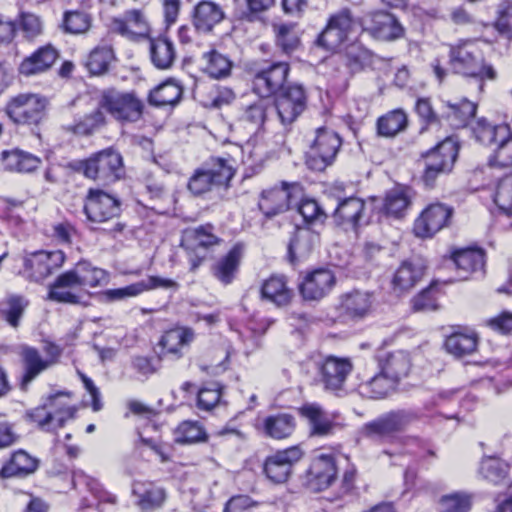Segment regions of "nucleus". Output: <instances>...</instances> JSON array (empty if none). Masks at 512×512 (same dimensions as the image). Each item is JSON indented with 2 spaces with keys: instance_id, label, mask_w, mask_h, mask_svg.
Wrapping results in <instances>:
<instances>
[{
  "instance_id": "f257e3e1",
  "label": "nucleus",
  "mask_w": 512,
  "mask_h": 512,
  "mask_svg": "<svg viewBox=\"0 0 512 512\" xmlns=\"http://www.w3.org/2000/svg\"><path fill=\"white\" fill-rule=\"evenodd\" d=\"M59 165L104 185L113 184L124 175L123 158L112 147L95 152L86 159H74Z\"/></svg>"
},
{
  "instance_id": "f03ea898",
  "label": "nucleus",
  "mask_w": 512,
  "mask_h": 512,
  "mask_svg": "<svg viewBox=\"0 0 512 512\" xmlns=\"http://www.w3.org/2000/svg\"><path fill=\"white\" fill-rule=\"evenodd\" d=\"M449 69L453 74L478 81L479 89L483 90L485 80H495L497 72L478 53L475 46L469 41H459L449 45Z\"/></svg>"
},
{
  "instance_id": "7ed1b4c3",
  "label": "nucleus",
  "mask_w": 512,
  "mask_h": 512,
  "mask_svg": "<svg viewBox=\"0 0 512 512\" xmlns=\"http://www.w3.org/2000/svg\"><path fill=\"white\" fill-rule=\"evenodd\" d=\"M459 149L460 146L456 140L446 137L434 147L420 154L418 165L423 168L421 181L426 188H434L440 177L453 171Z\"/></svg>"
},
{
  "instance_id": "20e7f679",
  "label": "nucleus",
  "mask_w": 512,
  "mask_h": 512,
  "mask_svg": "<svg viewBox=\"0 0 512 512\" xmlns=\"http://www.w3.org/2000/svg\"><path fill=\"white\" fill-rule=\"evenodd\" d=\"M363 21L349 7L331 14L326 25L313 41V45L325 52L335 53L350 36L362 29Z\"/></svg>"
},
{
  "instance_id": "39448f33",
  "label": "nucleus",
  "mask_w": 512,
  "mask_h": 512,
  "mask_svg": "<svg viewBox=\"0 0 512 512\" xmlns=\"http://www.w3.org/2000/svg\"><path fill=\"white\" fill-rule=\"evenodd\" d=\"M425 416L427 414L420 408L391 410L365 423L361 428V434L368 439L385 440L403 432L410 424Z\"/></svg>"
},
{
  "instance_id": "423d86ee",
  "label": "nucleus",
  "mask_w": 512,
  "mask_h": 512,
  "mask_svg": "<svg viewBox=\"0 0 512 512\" xmlns=\"http://www.w3.org/2000/svg\"><path fill=\"white\" fill-rule=\"evenodd\" d=\"M235 170L228 159L211 157L196 169L188 181V189L194 195H201L214 186L228 187Z\"/></svg>"
},
{
  "instance_id": "0eeeda50",
  "label": "nucleus",
  "mask_w": 512,
  "mask_h": 512,
  "mask_svg": "<svg viewBox=\"0 0 512 512\" xmlns=\"http://www.w3.org/2000/svg\"><path fill=\"white\" fill-rule=\"evenodd\" d=\"M47 100L37 94H19L12 97L5 106V113L15 124L31 127L34 133L46 116Z\"/></svg>"
},
{
  "instance_id": "6e6552de",
  "label": "nucleus",
  "mask_w": 512,
  "mask_h": 512,
  "mask_svg": "<svg viewBox=\"0 0 512 512\" xmlns=\"http://www.w3.org/2000/svg\"><path fill=\"white\" fill-rule=\"evenodd\" d=\"M304 193L300 182L281 181L280 185L263 190L258 201V208L265 219L271 220L284 213Z\"/></svg>"
},
{
  "instance_id": "1a4fd4ad",
  "label": "nucleus",
  "mask_w": 512,
  "mask_h": 512,
  "mask_svg": "<svg viewBox=\"0 0 512 512\" xmlns=\"http://www.w3.org/2000/svg\"><path fill=\"white\" fill-rule=\"evenodd\" d=\"M314 140L306 152V165L313 171H324L331 166L342 146V138L332 129H316Z\"/></svg>"
},
{
  "instance_id": "9d476101",
  "label": "nucleus",
  "mask_w": 512,
  "mask_h": 512,
  "mask_svg": "<svg viewBox=\"0 0 512 512\" xmlns=\"http://www.w3.org/2000/svg\"><path fill=\"white\" fill-rule=\"evenodd\" d=\"M219 242L220 238L213 233L211 224L185 229L180 245L187 252L190 271H196L208 258L211 248Z\"/></svg>"
},
{
  "instance_id": "9b49d317",
  "label": "nucleus",
  "mask_w": 512,
  "mask_h": 512,
  "mask_svg": "<svg viewBox=\"0 0 512 512\" xmlns=\"http://www.w3.org/2000/svg\"><path fill=\"white\" fill-rule=\"evenodd\" d=\"M307 102L306 88L300 83H289L272 99L274 112L285 128L290 127L306 110Z\"/></svg>"
},
{
  "instance_id": "f8f14e48",
  "label": "nucleus",
  "mask_w": 512,
  "mask_h": 512,
  "mask_svg": "<svg viewBox=\"0 0 512 512\" xmlns=\"http://www.w3.org/2000/svg\"><path fill=\"white\" fill-rule=\"evenodd\" d=\"M290 64L284 61H265L253 74V91L260 97L271 99L288 83Z\"/></svg>"
},
{
  "instance_id": "ddd939ff",
  "label": "nucleus",
  "mask_w": 512,
  "mask_h": 512,
  "mask_svg": "<svg viewBox=\"0 0 512 512\" xmlns=\"http://www.w3.org/2000/svg\"><path fill=\"white\" fill-rule=\"evenodd\" d=\"M100 105L121 123L137 122L144 111V104L135 92H105L100 99Z\"/></svg>"
},
{
  "instance_id": "4468645a",
  "label": "nucleus",
  "mask_w": 512,
  "mask_h": 512,
  "mask_svg": "<svg viewBox=\"0 0 512 512\" xmlns=\"http://www.w3.org/2000/svg\"><path fill=\"white\" fill-rule=\"evenodd\" d=\"M303 456L304 451L299 445L277 450L265 458L263 474L273 484L286 483L293 473L294 466Z\"/></svg>"
},
{
  "instance_id": "2eb2a0df",
  "label": "nucleus",
  "mask_w": 512,
  "mask_h": 512,
  "mask_svg": "<svg viewBox=\"0 0 512 512\" xmlns=\"http://www.w3.org/2000/svg\"><path fill=\"white\" fill-rule=\"evenodd\" d=\"M453 215L454 208L452 206L442 202L430 203L415 219L413 232L418 238H432L451 224Z\"/></svg>"
},
{
  "instance_id": "dca6fc26",
  "label": "nucleus",
  "mask_w": 512,
  "mask_h": 512,
  "mask_svg": "<svg viewBox=\"0 0 512 512\" xmlns=\"http://www.w3.org/2000/svg\"><path fill=\"white\" fill-rule=\"evenodd\" d=\"M66 260L62 250H38L28 253L23 258V272L27 279L40 282L60 269Z\"/></svg>"
},
{
  "instance_id": "f3484780",
  "label": "nucleus",
  "mask_w": 512,
  "mask_h": 512,
  "mask_svg": "<svg viewBox=\"0 0 512 512\" xmlns=\"http://www.w3.org/2000/svg\"><path fill=\"white\" fill-rule=\"evenodd\" d=\"M335 309L337 316L334 323L358 322L366 318L372 309L373 297L367 291L352 290L339 296Z\"/></svg>"
},
{
  "instance_id": "a211bd4d",
  "label": "nucleus",
  "mask_w": 512,
  "mask_h": 512,
  "mask_svg": "<svg viewBox=\"0 0 512 512\" xmlns=\"http://www.w3.org/2000/svg\"><path fill=\"white\" fill-rule=\"evenodd\" d=\"M427 261L421 255H412L399 264L391 279V290L401 296L409 293L423 278Z\"/></svg>"
},
{
  "instance_id": "6ab92c4d",
  "label": "nucleus",
  "mask_w": 512,
  "mask_h": 512,
  "mask_svg": "<svg viewBox=\"0 0 512 512\" xmlns=\"http://www.w3.org/2000/svg\"><path fill=\"white\" fill-rule=\"evenodd\" d=\"M83 211L95 223L107 222L121 214V201L101 189H89Z\"/></svg>"
},
{
  "instance_id": "aec40b11",
  "label": "nucleus",
  "mask_w": 512,
  "mask_h": 512,
  "mask_svg": "<svg viewBox=\"0 0 512 512\" xmlns=\"http://www.w3.org/2000/svg\"><path fill=\"white\" fill-rule=\"evenodd\" d=\"M316 368L325 390L338 392L344 389L347 377L353 370V364L349 358L329 355L316 362Z\"/></svg>"
},
{
  "instance_id": "412c9836",
  "label": "nucleus",
  "mask_w": 512,
  "mask_h": 512,
  "mask_svg": "<svg viewBox=\"0 0 512 512\" xmlns=\"http://www.w3.org/2000/svg\"><path fill=\"white\" fill-rule=\"evenodd\" d=\"M110 30L131 41H140L150 36L149 23L140 9L126 10L122 16L112 18Z\"/></svg>"
},
{
  "instance_id": "4be33fe9",
  "label": "nucleus",
  "mask_w": 512,
  "mask_h": 512,
  "mask_svg": "<svg viewBox=\"0 0 512 512\" xmlns=\"http://www.w3.org/2000/svg\"><path fill=\"white\" fill-rule=\"evenodd\" d=\"M194 338V330L189 327H177L165 331L154 347L157 362L160 363L167 357L180 359L183 356L182 349L189 346Z\"/></svg>"
},
{
  "instance_id": "5701e85b",
  "label": "nucleus",
  "mask_w": 512,
  "mask_h": 512,
  "mask_svg": "<svg viewBox=\"0 0 512 512\" xmlns=\"http://www.w3.org/2000/svg\"><path fill=\"white\" fill-rule=\"evenodd\" d=\"M336 284L334 273L326 268L308 272L299 283V292L306 301H319L326 297Z\"/></svg>"
},
{
  "instance_id": "b1692460",
  "label": "nucleus",
  "mask_w": 512,
  "mask_h": 512,
  "mask_svg": "<svg viewBox=\"0 0 512 512\" xmlns=\"http://www.w3.org/2000/svg\"><path fill=\"white\" fill-rule=\"evenodd\" d=\"M337 467L332 455L321 454L314 458L305 476V485L312 492L327 489L335 480Z\"/></svg>"
},
{
  "instance_id": "393cba45",
  "label": "nucleus",
  "mask_w": 512,
  "mask_h": 512,
  "mask_svg": "<svg viewBox=\"0 0 512 512\" xmlns=\"http://www.w3.org/2000/svg\"><path fill=\"white\" fill-rule=\"evenodd\" d=\"M226 12L219 3L212 0H201L191 11V23L199 34H211L216 26L226 19Z\"/></svg>"
},
{
  "instance_id": "a878e982",
  "label": "nucleus",
  "mask_w": 512,
  "mask_h": 512,
  "mask_svg": "<svg viewBox=\"0 0 512 512\" xmlns=\"http://www.w3.org/2000/svg\"><path fill=\"white\" fill-rule=\"evenodd\" d=\"M449 260L456 269L459 280H467L474 273L484 272L486 253L479 247L455 248L451 250Z\"/></svg>"
},
{
  "instance_id": "bb28decb",
  "label": "nucleus",
  "mask_w": 512,
  "mask_h": 512,
  "mask_svg": "<svg viewBox=\"0 0 512 512\" xmlns=\"http://www.w3.org/2000/svg\"><path fill=\"white\" fill-rule=\"evenodd\" d=\"M19 357L23 369L19 379V388L24 392L28 390L32 381L54 364L52 359L43 358L37 348L29 345L20 347Z\"/></svg>"
},
{
  "instance_id": "cd10ccee",
  "label": "nucleus",
  "mask_w": 512,
  "mask_h": 512,
  "mask_svg": "<svg viewBox=\"0 0 512 512\" xmlns=\"http://www.w3.org/2000/svg\"><path fill=\"white\" fill-rule=\"evenodd\" d=\"M362 31L378 40L392 41L404 36L405 29L391 13L378 11L371 14L369 22L362 26Z\"/></svg>"
},
{
  "instance_id": "c85d7f7f",
  "label": "nucleus",
  "mask_w": 512,
  "mask_h": 512,
  "mask_svg": "<svg viewBox=\"0 0 512 512\" xmlns=\"http://www.w3.org/2000/svg\"><path fill=\"white\" fill-rule=\"evenodd\" d=\"M40 467V459L24 449L13 451L0 469L1 479H24L33 475Z\"/></svg>"
},
{
  "instance_id": "c756f323",
  "label": "nucleus",
  "mask_w": 512,
  "mask_h": 512,
  "mask_svg": "<svg viewBox=\"0 0 512 512\" xmlns=\"http://www.w3.org/2000/svg\"><path fill=\"white\" fill-rule=\"evenodd\" d=\"M296 424V418L293 414L279 412L262 418L256 428L266 438L283 440L294 433Z\"/></svg>"
},
{
  "instance_id": "7c9ffc66",
  "label": "nucleus",
  "mask_w": 512,
  "mask_h": 512,
  "mask_svg": "<svg viewBox=\"0 0 512 512\" xmlns=\"http://www.w3.org/2000/svg\"><path fill=\"white\" fill-rule=\"evenodd\" d=\"M58 57V50L52 44H46L26 56L19 64L18 72L24 77L45 73L50 70Z\"/></svg>"
},
{
  "instance_id": "2f4dec72",
  "label": "nucleus",
  "mask_w": 512,
  "mask_h": 512,
  "mask_svg": "<svg viewBox=\"0 0 512 512\" xmlns=\"http://www.w3.org/2000/svg\"><path fill=\"white\" fill-rule=\"evenodd\" d=\"M81 288L74 268L59 274L49 285L47 298L51 301L64 304H80L81 297L73 292L74 288Z\"/></svg>"
},
{
  "instance_id": "473e14b6",
  "label": "nucleus",
  "mask_w": 512,
  "mask_h": 512,
  "mask_svg": "<svg viewBox=\"0 0 512 512\" xmlns=\"http://www.w3.org/2000/svg\"><path fill=\"white\" fill-rule=\"evenodd\" d=\"M364 210V200L358 197H348L339 201L332 218L337 226L345 230L357 231L361 226Z\"/></svg>"
},
{
  "instance_id": "72a5a7b5",
  "label": "nucleus",
  "mask_w": 512,
  "mask_h": 512,
  "mask_svg": "<svg viewBox=\"0 0 512 512\" xmlns=\"http://www.w3.org/2000/svg\"><path fill=\"white\" fill-rule=\"evenodd\" d=\"M318 242L319 234L309 227L296 225L287 247L289 262L295 264L308 257Z\"/></svg>"
},
{
  "instance_id": "f704fd0d",
  "label": "nucleus",
  "mask_w": 512,
  "mask_h": 512,
  "mask_svg": "<svg viewBox=\"0 0 512 512\" xmlns=\"http://www.w3.org/2000/svg\"><path fill=\"white\" fill-rule=\"evenodd\" d=\"M136 506L142 512H152L161 508L166 500V491L153 482L135 481L132 485Z\"/></svg>"
},
{
  "instance_id": "c9c22d12",
  "label": "nucleus",
  "mask_w": 512,
  "mask_h": 512,
  "mask_svg": "<svg viewBox=\"0 0 512 512\" xmlns=\"http://www.w3.org/2000/svg\"><path fill=\"white\" fill-rule=\"evenodd\" d=\"M243 252L244 245L236 243L226 255L212 266L213 276L224 285L232 283L239 271Z\"/></svg>"
},
{
  "instance_id": "e433bc0d",
  "label": "nucleus",
  "mask_w": 512,
  "mask_h": 512,
  "mask_svg": "<svg viewBox=\"0 0 512 512\" xmlns=\"http://www.w3.org/2000/svg\"><path fill=\"white\" fill-rule=\"evenodd\" d=\"M149 40V53L152 64L160 70L170 69L177 57L173 41L166 35L147 38Z\"/></svg>"
},
{
  "instance_id": "4c0bfd02",
  "label": "nucleus",
  "mask_w": 512,
  "mask_h": 512,
  "mask_svg": "<svg viewBox=\"0 0 512 512\" xmlns=\"http://www.w3.org/2000/svg\"><path fill=\"white\" fill-rule=\"evenodd\" d=\"M477 104L464 98L456 103L447 102L441 117L453 129L466 127L475 117Z\"/></svg>"
},
{
  "instance_id": "58836bf2",
  "label": "nucleus",
  "mask_w": 512,
  "mask_h": 512,
  "mask_svg": "<svg viewBox=\"0 0 512 512\" xmlns=\"http://www.w3.org/2000/svg\"><path fill=\"white\" fill-rule=\"evenodd\" d=\"M477 138L484 144H497L496 156L501 157V154L506 150L508 138V125L492 126L485 118H480L476 122L474 128Z\"/></svg>"
},
{
  "instance_id": "ea45409f",
  "label": "nucleus",
  "mask_w": 512,
  "mask_h": 512,
  "mask_svg": "<svg viewBox=\"0 0 512 512\" xmlns=\"http://www.w3.org/2000/svg\"><path fill=\"white\" fill-rule=\"evenodd\" d=\"M261 295L277 306H285L290 303L293 290L287 286V279L284 275H271L263 282Z\"/></svg>"
},
{
  "instance_id": "a19ab883",
  "label": "nucleus",
  "mask_w": 512,
  "mask_h": 512,
  "mask_svg": "<svg viewBox=\"0 0 512 512\" xmlns=\"http://www.w3.org/2000/svg\"><path fill=\"white\" fill-rule=\"evenodd\" d=\"M298 411L302 417L308 420L312 435L326 436L331 434L336 427V424L327 417L318 404H304L298 408Z\"/></svg>"
},
{
  "instance_id": "79ce46f5",
  "label": "nucleus",
  "mask_w": 512,
  "mask_h": 512,
  "mask_svg": "<svg viewBox=\"0 0 512 512\" xmlns=\"http://www.w3.org/2000/svg\"><path fill=\"white\" fill-rule=\"evenodd\" d=\"M0 159L6 170L20 173L32 172L41 163L37 156L17 148L2 151Z\"/></svg>"
},
{
  "instance_id": "37998d69",
  "label": "nucleus",
  "mask_w": 512,
  "mask_h": 512,
  "mask_svg": "<svg viewBox=\"0 0 512 512\" xmlns=\"http://www.w3.org/2000/svg\"><path fill=\"white\" fill-rule=\"evenodd\" d=\"M182 95L183 86L175 79L169 78L150 91L148 102L156 107L175 106L181 100Z\"/></svg>"
},
{
  "instance_id": "c03bdc74",
  "label": "nucleus",
  "mask_w": 512,
  "mask_h": 512,
  "mask_svg": "<svg viewBox=\"0 0 512 512\" xmlns=\"http://www.w3.org/2000/svg\"><path fill=\"white\" fill-rule=\"evenodd\" d=\"M29 301L22 295L9 294L0 300V319L10 327L18 328Z\"/></svg>"
},
{
  "instance_id": "a18cd8bd",
  "label": "nucleus",
  "mask_w": 512,
  "mask_h": 512,
  "mask_svg": "<svg viewBox=\"0 0 512 512\" xmlns=\"http://www.w3.org/2000/svg\"><path fill=\"white\" fill-rule=\"evenodd\" d=\"M272 29L275 45L283 54L291 55L301 46V37L296 23L273 24Z\"/></svg>"
},
{
  "instance_id": "49530a36",
  "label": "nucleus",
  "mask_w": 512,
  "mask_h": 512,
  "mask_svg": "<svg viewBox=\"0 0 512 512\" xmlns=\"http://www.w3.org/2000/svg\"><path fill=\"white\" fill-rule=\"evenodd\" d=\"M341 58L350 75H354L372 64L373 54L361 43L352 42L345 47Z\"/></svg>"
},
{
  "instance_id": "de8ad7c7",
  "label": "nucleus",
  "mask_w": 512,
  "mask_h": 512,
  "mask_svg": "<svg viewBox=\"0 0 512 512\" xmlns=\"http://www.w3.org/2000/svg\"><path fill=\"white\" fill-rule=\"evenodd\" d=\"M202 71L214 79H223L231 74L232 61L216 49L202 54Z\"/></svg>"
},
{
  "instance_id": "09e8293b",
  "label": "nucleus",
  "mask_w": 512,
  "mask_h": 512,
  "mask_svg": "<svg viewBox=\"0 0 512 512\" xmlns=\"http://www.w3.org/2000/svg\"><path fill=\"white\" fill-rule=\"evenodd\" d=\"M379 367L381 371L398 383L401 377L408 374L411 367V361L406 352L398 350L388 353L385 357L380 358Z\"/></svg>"
},
{
  "instance_id": "8fccbe9b",
  "label": "nucleus",
  "mask_w": 512,
  "mask_h": 512,
  "mask_svg": "<svg viewBox=\"0 0 512 512\" xmlns=\"http://www.w3.org/2000/svg\"><path fill=\"white\" fill-rule=\"evenodd\" d=\"M410 205L411 197L408 192L402 188H394L386 193L380 211L388 217L399 219L406 214Z\"/></svg>"
},
{
  "instance_id": "3c124183",
  "label": "nucleus",
  "mask_w": 512,
  "mask_h": 512,
  "mask_svg": "<svg viewBox=\"0 0 512 512\" xmlns=\"http://www.w3.org/2000/svg\"><path fill=\"white\" fill-rule=\"evenodd\" d=\"M444 346L449 354L456 358H462L476 351L478 336L474 332H454L447 336Z\"/></svg>"
},
{
  "instance_id": "603ef678",
  "label": "nucleus",
  "mask_w": 512,
  "mask_h": 512,
  "mask_svg": "<svg viewBox=\"0 0 512 512\" xmlns=\"http://www.w3.org/2000/svg\"><path fill=\"white\" fill-rule=\"evenodd\" d=\"M396 383L383 371H379L372 378L360 384V393L370 399H383L396 387Z\"/></svg>"
},
{
  "instance_id": "864d4df0",
  "label": "nucleus",
  "mask_w": 512,
  "mask_h": 512,
  "mask_svg": "<svg viewBox=\"0 0 512 512\" xmlns=\"http://www.w3.org/2000/svg\"><path fill=\"white\" fill-rule=\"evenodd\" d=\"M73 268L81 288H95L107 282V272L104 269L93 266L90 261L82 259Z\"/></svg>"
},
{
  "instance_id": "5fc2aeb1",
  "label": "nucleus",
  "mask_w": 512,
  "mask_h": 512,
  "mask_svg": "<svg viewBox=\"0 0 512 512\" xmlns=\"http://www.w3.org/2000/svg\"><path fill=\"white\" fill-rule=\"evenodd\" d=\"M273 113L272 99L260 97V99L246 107L242 120L251 124L256 130H259Z\"/></svg>"
},
{
  "instance_id": "6e6d98bb",
  "label": "nucleus",
  "mask_w": 512,
  "mask_h": 512,
  "mask_svg": "<svg viewBox=\"0 0 512 512\" xmlns=\"http://www.w3.org/2000/svg\"><path fill=\"white\" fill-rule=\"evenodd\" d=\"M408 118L404 111L396 109L378 118L377 133L382 137H394L406 129Z\"/></svg>"
},
{
  "instance_id": "4d7b16f0",
  "label": "nucleus",
  "mask_w": 512,
  "mask_h": 512,
  "mask_svg": "<svg viewBox=\"0 0 512 512\" xmlns=\"http://www.w3.org/2000/svg\"><path fill=\"white\" fill-rule=\"evenodd\" d=\"M293 205L297 206V211L307 225L324 224L328 217L322 206L315 199L303 198L302 195Z\"/></svg>"
},
{
  "instance_id": "13d9d810",
  "label": "nucleus",
  "mask_w": 512,
  "mask_h": 512,
  "mask_svg": "<svg viewBox=\"0 0 512 512\" xmlns=\"http://www.w3.org/2000/svg\"><path fill=\"white\" fill-rule=\"evenodd\" d=\"M208 435L197 421H183L174 431V441L179 444L206 442Z\"/></svg>"
},
{
  "instance_id": "bf43d9fd",
  "label": "nucleus",
  "mask_w": 512,
  "mask_h": 512,
  "mask_svg": "<svg viewBox=\"0 0 512 512\" xmlns=\"http://www.w3.org/2000/svg\"><path fill=\"white\" fill-rule=\"evenodd\" d=\"M92 24V17L89 13L81 10L66 11L63 16L62 27L69 34L86 33Z\"/></svg>"
},
{
  "instance_id": "052dcab7",
  "label": "nucleus",
  "mask_w": 512,
  "mask_h": 512,
  "mask_svg": "<svg viewBox=\"0 0 512 512\" xmlns=\"http://www.w3.org/2000/svg\"><path fill=\"white\" fill-rule=\"evenodd\" d=\"M103 108L99 104V107L89 114H86L79 122L75 123L71 127V131L78 135H91L96 130L105 126L106 117L103 112Z\"/></svg>"
},
{
  "instance_id": "680f3d73",
  "label": "nucleus",
  "mask_w": 512,
  "mask_h": 512,
  "mask_svg": "<svg viewBox=\"0 0 512 512\" xmlns=\"http://www.w3.org/2000/svg\"><path fill=\"white\" fill-rule=\"evenodd\" d=\"M438 504V512H469L472 508V496L464 492H454L443 495Z\"/></svg>"
},
{
  "instance_id": "e2e57ef3",
  "label": "nucleus",
  "mask_w": 512,
  "mask_h": 512,
  "mask_svg": "<svg viewBox=\"0 0 512 512\" xmlns=\"http://www.w3.org/2000/svg\"><path fill=\"white\" fill-rule=\"evenodd\" d=\"M112 59L113 50L111 47H96L89 54L86 67L92 75H100L108 71Z\"/></svg>"
},
{
  "instance_id": "0e129e2a",
  "label": "nucleus",
  "mask_w": 512,
  "mask_h": 512,
  "mask_svg": "<svg viewBox=\"0 0 512 512\" xmlns=\"http://www.w3.org/2000/svg\"><path fill=\"white\" fill-rule=\"evenodd\" d=\"M509 465L496 457L483 459L480 465V473L488 481L498 484L508 475Z\"/></svg>"
},
{
  "instance_id": "69168bd1",
  "label": "nucleus",
  "mask_w": 512,
  "mask_h": 512,
  "mask_svg": "<svg viewBox=\"0 0 512 512\" xmlns=\"http://www.w3.org/2000/svg\"><path fill=\"white\" fill-rule=\"evenodd\" d=\"M494 202L505 212L512 210V172L499 179Z\"/></svg>"
},
{
  "instance_id": "338daca9",
  "label": "nucleus",
  "mask_w": 512,
  "mask_h": 512,
  "mask_svg": "<svg viewBox=\"0 0 512 512\" xmlns=\"http://www.w3.org/2000/svg\"><path fill=\"white\" fill-rule=\"evenodd\" d=\"M55 402L54 397H47L46 401L34 408L33 410L27 412V417L32 421L37 423L38 427L44 431L50 432V424L53 421V410H49L47 406H53Z\"/></svg>"
},
{
  "instance_id": "774afa93",
  "label": "nucleus",
  "mask_w": 512,
  "mask_h": 512,
  "mask_svg": "<svg viewBox=\"0 0 512 512\" xmlns=\"http://www.w3.org/2000/svg\"><path fill=\"white\" fill-rule=\"evenodd\" d=\"M221 389L218 383H211L209 386L202 387L197 396V406L199 409L209 411L220 401Z\"/></svg>"
}]
</instances>
